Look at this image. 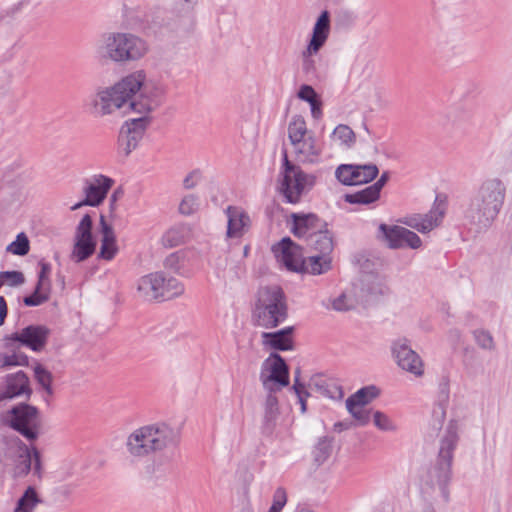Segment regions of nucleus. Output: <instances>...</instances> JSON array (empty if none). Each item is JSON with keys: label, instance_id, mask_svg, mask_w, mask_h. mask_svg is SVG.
<instances>
[{"label": "nucleus", "instance_id": "nucleus-1", "mask_svg": "<svg viewBox=\"0 0 512 512\" xmlns=\"http://www.w3.org/2000/svg\"><path fill=\"white\" fill-rule=\"evenodd\" d=\"M163 95L162 87L147 83L145 72L138 70L113 86L100 88L91 98V114L103 117L118 109L149 114L162 104Z\"/></svg>", "mask_w": 512, "mask_h": 512}, {"label": "nucleus", "instance_id": "nucleus-2", "mask_svg": "<svg viewBox=\"0 0 512 512\" xmlns=\"http://www.w3.org/2000/svg\"><path fill=\"white\" fill-rule=\"evenodd\" d=\"M459 440L457 423L451 421L440 440L436 462L422 475V490L432 498L449 500V483L452 477V461Z\"/></svg>", "mask_w": 512, "mask_h": 512}, {"label": "nucleus", "instance_id": "nucleus-3", "mask_svg": "<svg viewBox=\"0 0 512 512\" xmlns=\"http://www.w3.org/2000/svg\"><path fill=\"white\" fill-rule=\"evenodd\" d=\"M180 432L165 422L148 424L135 429L126 441L129 455L136 459L150 457L164 450L175 449Z\"/></svg>", "mask_w": 512, "mask_h": 512}, {"label": "nucleus", "instance_id": "nucleus-4", "mask_svg": "<svg viewBox=\"0 0 512 512\" xmlns=\"http://www.w3.org/2000/svg\"><path fill=\"white\" fill-rule=\"evenodd\" d=\"M505 192L504 184L498 179L484 182L465 210V219L478 230L489 228L502 208Z\"/></svg>", "mask_w": 512, "mask_h": 512}, {"label": "nucleus", "instance_id": "nucleus-5", "mask_svg": "<svg viewBox=\"0 0 512 512\" xmlns=\"http://www.w3.org/2000/svg\"><path fill=\"white\" fill-rule=\"evenodd\" d=\"M287 318L288 305L283 290L279 286L260 288L252 310V324L269 330L278 327Z\"/></svg>", "mask_w": 512, "mask_h": 512}, {"label": "nucleus", "instance_id": "nucleus-6", "mask_svg": "<svg viewBox=\"0 0 512 512\" xmlns=\"http://www.w3.org/2000/svg\"><path fill=\"white\" fill-rule=\"evenodd\" d=\"M148 50L146 42L132 33H106L96 47L99 58L115 63L136 61Z\"/></svg>", "mask_w": 512, "mask_h": 512}, {"label": "nucleus", "instance_id": "nucleus-7", "mask_svg": "<svg viewBox=\"0 0 512 512\" xmlns=\"http://www.w3.org/2000/svg\"><path fill=\"white\" fill-rule=\"evenodd\" d=\"M3 423L30 442L38 439L42 429L39 409L27 403L16 404L7 410Z\"/></svg>", "mask_w": 512, "mask_h": 512}, {"label": "nucleus", "instance_id": "nucleus-8", "mask_svg": "<svg viewBox=\"0 0 512 512\" xmlns=\"http://www.w3.org/2000/svg\"><path fill=\"white\" fill-rule=\"evenodd\" d=\"M330 27V13L328 10H323L316 19L306 48L301 52L302 72L309 79L318 78L315 56L328 40Z\"/></svg>", "mask_w": 512, "mask_h": 512}, {"label": "nucleus", "instance_id": "nucleus-9", "mask_svg": "<svg viewBox=\"0 0 512 512\" xmlns=\"http://www.w3.org/2000/svg\"><path fill=\"white\" fill-rule=\"evenodd\" d=\"M315 183V177L304 173L294 162H283L280 173V192L288 203H298L306 188Z\"/></svg>", "mask_w": 512, "mask_h": 512}, {"label": "nucleus", "instance_id": "nucleus-10", "mask_svg": "<svg viewBox=\"0 0 512 512\" xmlns=\"http://www.w3.org/2000/svg\"><path fill=\"white\" fill-rule=\"evenodd\" d=\"M260 381L266 391H280L289 384V369L281 355L271 353L263 361Z\"/></svg>", "mask_w": 512, "mask_h": 512}, {"label": "nucleus", "instance_id": "nucleus-11", "mask_svg": "<svg viewBox=\"0 0 512 512\" xmlns=\"http://www.w3.org/2000/svg\"><path fill=\"white\" fill-rule=\"evenodd\" d=\"M49 334V329L43 325H29L20 332L6 336L5 347L13 349V346L18 343L34 352H40L46 346Z\"/></svg>", "mask_w": 512, "mask_h": 512}, {"label": "nucleus", "instance_id": "nucleus-12", "mask_svg": "<svg viewBox=\"0 0 512 512\" xmlns=\"http://www.w3.org/2000/svg\"><path fill=\"white\" fill-rule=\"evenodd\" d=\"M151 118L147 114H141L140 117L127 120L121 127L118 144L119 152L123 156H128L134 150L140 140L143 138L146 128Z\"/></svg>", "mask_w": 512, "mask_h": 512}, {"label": "nucleus", "instance_id": "nucleus-13", "mask_svg": "<svg viewBox=\"0 0 512 512\" xmlns=\"http://www.w3.org/2000/svg\"><path fill=\"white\" fill-rule=\"evenodd\" d=\"M378 174L373 164H341L335 171L338 181L346 186L361 185L370 182Z\"/></svg>", "mask_w": 512, "mask_h": 512}, {"label": "nucleus", "instance_id": "nucleus-14", "mask_svg": "<svg viewBox=\"0 0 512 512\" xmlns=\"http://www.w3.org/2000/svg\"><path fill=\"white\" fill-rule=\"evenodd\" d=\"M379 233L389 248L398 249L405 246L417 249L421 246L420 237L413 231L402 226H388L384 223L379 225Z\"/></svg>", "mask_w": 512, "mask_h": 512}, {"label": "nucleus", "instance_id": "nucleus-15", "mask_svg": "<svg viewBox=\"0 0 512 512\" xmlns=\"http://www.w3.org/2000/svg\"><path fill=\"white\" fill-rule=\"evenodd\" d=\"M392 354L401 369L417 377L423 375V362L420 356L410 348L407 339H399L393 342Z\"/></svg>", "mask_w": 512, "mask_h": 512}, {"label": "nucleus", "instance_id": "nucleus-16", "mask_svg": "<svg viewBox=\"0 0 512 512\" xmlns=\"http://www.w3.org/2000/svg\"><path fill=\"white\" fill-rule=\"evenodd\" d=\"M32 389L27 374L21 370L7 374L0 385V402L14 398H30Z\"/></svg>", "mask_w": 512, "mask_h": 512}, {"label": "nucleus", "instance_id": "nucleus-17", "mask_svg": "<svg viewBox=\"0 0 512 512\" xmlns=\"http://www.w3.org/2000/svg\"><path fill=\"white\" fill-rule=\"evenodd\" d=\"M277 261L283 264L289 271L299 272L303 260L302 249L289 237L283 238L272 247Z\"/></svg>", "mask_w": 512, "mask_h": 512}, {"label": "nucleus", "instance_id": "nucleus-18", "mask_svg": "<svg viewBox=\"0 0 512 512\" xmlns=\"http://www.w3.org/2000/svg\"><path fill=\"white\" fill-rule=\"evenodd\" d=\"M446 199L437 195L432 209L424 215H418L406 222L407 225L421 233H427L437 227L446 212Z\"/></svg>", "mask_w": 512, "mask_h": 512}, {"label": "nucleus", "instance_id": "nucleus-19", "mask_svg": "<svg viewBox=\"0 0 512 512\" xmlns=\"http://www.w3.org/2000/svg\"><path fill=\"white\" fill-rule=\"evenodd\" d=\"M446 199L437 195L432 209L424 215H418L406 222L407 225L421 233H427L437 227L446 212Z\"/></svg>", "mask_w": 512, "mask_h": 512}, {"label": "nucleus", "instance_id": "nucleus-20", "mask_svg": "<svg viewBox=\"0 0 512 512\" xmlns=\"http://www.w3.org/2000/svg\"><path fill=\"white\" fill-rule=\"evenodd\" d=\"M227 217L226 237L230 239L242 238L251 227L249 214L240 206L229 205L225 209Z\"/></svg>", "mask_w": 512, "mask_h": 512}, {"label": "nucleus", "instance_id": "nucleus-21", "mask_svg": "<svg viewBox=\"0 0 512 512\" xmlns=\"http://www.w3.org/2000/svg\"><path fill=\"white\" fill-rule=\"evenodd\" d=\"M113 180L103 175H98L85 188V199L73 205L71 210H77L84 205L98 206L105 199L107 192L111 188Z\"/></svg>", "mask_w": 512, "mask_h": 512}, {"label": "nucleus", "instance_id": "nucleus-22", "mask_svg": "<svg viewBox=\"0 0 512 512\" xmlns=\"http://www.w3.org/2000/svg\"><path fill=\"white\" fill-rule=\"evenodd\" d=\"M293 225L291 232L298 238L311 239L321 228L325 226L323 221L313 213H293L291 215Z\"/></svg>", "mask_w": 512, "mask_h": 512}, {"label": "nucleus", "instance_id": "nucleus-23", "mask_svg": "<svg viewBox=\"0 0 512 512\" xmlns=\"http://www.w3.org/2000/svg\"><path fill=\"white\" fill-rule=\"evenodd\" d=\"M293 333V326L285 327L275 332H263L261 334V344L264 348L276 351L292 350L294 347Z\"/></svg>", "mask_w": 512, "mask_h": 512}, {"label": "nucleus", "instance_id": "nucleus-24", "mask_svg": "<svg viewBox=\"0 0 512 512\" xmlns=\"http://www.w3.org/2000/svg\"><path fill=\"white\" fill-rule=\"evenodd\" d=\"M164 273L155 272L140 278L137 290L147 300H163Z\"/></svg>", "mask_w": 512, "mask_h": 512}, {"label": "nucleus", "instance_id": "nucleus-25", "mask_svg": "<svg viewBox=\"0 0 512 512\" xmlns=\"http://www.w3.org/2000/svg\"><path fill=\"white\" fill-rule=\"evenodd\" d=\"M276 392L277 391H267L266 398L263 402L262 430L267 434L273 432L280 414L278 398L275 395Z\"/></svg>", "mask_w": 512, "mask_h": 512}, {"label": "nucleus", "instance_id": "nucleus-26", "mask_svg": "<svg viewBox=\"0 0 512 512\" xmlns=\"http://www.w3.org/2000/svg\"><path fill=\"white\" fill-rule=\"evenodd\" d=\"M101 247L99 256L105 260H112L118 251L116 236L110 224L107 223L105 216H100Z\"/></svg>", "mask_w": 512, "mask_h": 512}, {"label": "nucleus", "instance_id": "nucleus-27", "mask_svg": "<svg viewBox=\"0 0 512 512\" xmlns=\"http://www.w3.org/2000/svg\"><path fill=\"white\" fill-rule=\"evenodd\" d=\"M331 269V257L317 254L303 258L299 272L320 275Z\"/></svg>", "mask_w": 512, "mask_h": 512}, {"label": "nucleus", "instance_id": "nucleus-28", "mask_svg": "<svg viewBox=\"0 0 512 512\" xmlns=\"http://www.w3.org/2000/svg\"><path fill=\"white\" fill-rule=\"evenodd\" d=\"M17 453V463L15 465V474L17 476H26L32 467V455L29 447L20 439L14 441Z\"/></svg>", "mask_w": 512, "mask_h": 512}, {"label": "nucleus", "instance_id": "nucleus-29", "mask_svg": "<svg viewBox=\"0 0 512 512\" xmlns=\"http://www.w3.org/2000/svg\"><path fill=\"white\" fill-rule=\"evenodd\" d=\"M309 246L319 254L330 256L333 251L334 243L331 233L321 228L311 239H308Z\"/></svg>", "mask_w": 512, "mask_h": 512}, {"label": "nucleus", "instance_id": "nucleus-30", "mask_svg": "<svg viewBox=\"0 0 512 512\" xmlns=\"http://www.w3.org/2000/svg\"><path fill=\"white\" fill-rule=\"evenodd\" d=\"M290 145L294 153H296L298 156L304 157L303 160H309V157L318 156L320 153L319 145L311 136L292 142Z\"/></svg>", "mask_w": 512, "mask_h": 512}, {"label": "nucleus", "instance_id": "nucleus-31", "mask_svg": "<svg viewBox=\"0 0 512 512\" xmlns=\"http://www.w3.org/2000/svg\"><path fill=\"white\" fill-rule=\"evenodd\" d=\"M380 192L376 186L370 185L365 189L352 194H346L344 199L350 204H370L376 201Z\"/></svg>", "mask_w": 512, "mask_h": 512}, {"label": "nucleus", "instance_id": "nucleus-32", "mask_svg": "<svg viewBox=\"0 0 512 512\" xmlns=\"http://www.w3.org/2000/svg\"><path fill=\"white\" fill-rule=\"evenodd\" d=\"M331 139L345 148H351L356 142V135L348 125L339 124L333 130Z\"/></svg>", "mask_w": 512, "mask_h": 512}, {"label": "nucleus", "instance_id": "nucleus-33", "mask_svg": "<svg viewBox=\"0 0 512 512\" xmlns=\"http://www.w3.org/2000/svg\"><path fill=\"white\" fill-rule=\"evenodd\" d=\"M40 502L36 490L30 486L18 500L14 512H32Z\"/></svg>", "mask_w": 512, "mask_h": 512}, {"label": "nucleus", "instance_id": "nucleus-34", "mask_svg": "<svg viewBox=\"0 0 512 512\" xmlns=\"http://www.w3.org/2000/svg\"><path fill=\"white\" fill-rule=\"evenodd\" d=\"M35 379L44 389L47 397L44 398L46 403H49L50 397L53 395L52 380L53 376L51 372L45 369L41 364H37L34 367Z\"/></svg>", "mask_w": 512, "mask_h": 512}, {"label": "nucleus", "instance_id": "nucleus-35", "mask_svg": "<svg viewBox=\"0 0 512 512\" xmlns=\"http://www.w3.org/2000/svg\"><path fill=\"white\" fill-rule=\"evenodd\" d=\"M96 243L94 240H76L72 257L76 262H82L89 258L95 251Z\"/></svg>", "mask_w": 512, "mask_h": 512}, {"label": "nucleus", "instance_id": "nucleus-36", "mask_svg": "<svg viewBox=\"0 0 512 512\" xmlns=\"http://www.w3.org/2000/svg\"><path fill=\"white\" fill-rule=\"evenodd\" d=\"M8 350L11 354H4L1 356V367L28 365V356L25 353L18 351V343L13 346V349Z\"/></svg>", "mask_w": 512, "mask_h": 512}, {"label": "nucleus", "instance_id": "nucleus-37", "mask_svg": "<svg viewBox=\"0 0 512 512\" xmlns=\"http://www.w3.org/2000/svg\"><path fill=\"white\" fill-rule=\"evenodd\" d=\"M379 393L380 391L376 386L370 385L359 389L356 393L348 397L347 400L349 401V406H352L353 402L366 405L375 399Z\"/></svg>", "mask_w": 512, "mask_h": 512}, {"label": "nucleus", "instance_id": "nucleus-38", "mask_svg": "<svg viewBox=\"0 0 512 512\" xmlns=\"http://www.w3.org/2000/svg\"><path fill=\"white\" fill-rule=\"evenodd\" d=\"M307 132L306 122L302 116L296 115L288 126L290 143L305 138Z\"/></svg>", "mask_w": 512, "mask_h": 512}, {"label": "nucleus", "instance_id": "nucleus-39", "mask_svg": "<svg viewBox=\"0 0 512 512\" xmlns=\"http://www.w3.org/2000/svg\"><path fill=\"white\" fill-rule=\"evenodd\" d=\"M184 293V285L174 277L164 275L163 300L178 297Z\"/></svg>", "mask_w": 512, "mask_h": 512}, {"label": "nucleus", "instance_id": "nucleus-40", "mask_svg": "<svg viewBox=\"0 0 512 512\" xmlns=\"http://www.w3.org/2000/svg\"><path fill=\"white\" fill-rule=\"evenodd\" d=\"M30 242L27 235L24 232L19 233L16 239L11 242L7 247L6 251L13 255L25 256L29 253Z\"/></svg>", "mask_w": 512, "mask_h": 512}, {"label": "nucleus", "instance_id": "nucleus-41", "mask_svg": "<svg viewBox=\"0 0 512 512\" xmlns=\"http://www.w3.org/2000/svg\"><path fill=\"white\" fill-rule=\"evenodd\" d=\"M332 452V443L327 437H322L318 440L313 450L315 462L322 464L325 462Z\"/></svg>", "mask_w": 512, "mask_h": 512}, {"label": "nucleus", "instance_id": "nucleus-42", "mask_svg": "<svg viewBox=\"0 0 512 512\" xmlns=\"http://www.w3.org/2000/svg\"><path fill=\"white\" fill-rule=\"evenodd\" d=\"M473 337L478 345L483 350L493 351L496 348V344L492 334L485 329H476L473 331Z\"/></svg>", "mask_w": 512, "mask_h": 512}, {"label": "nucleus", "instance_id": "nucleus-43", "mask_svg": "<svg viewBox=\"0 0 512 512\" xmlns=\"http://www.w3.org/2000/svg\"><path fill=\"white\" fill-rule=\"evenodd\" d=\"M364 406L365 404H360L358 402H353V405L349 406V401L346 400V408L348 412L357 421V424L361 426L366 425L370 421V413L364 408Z\"/></svg>", "mask_w": 512, "mask_h": 512}, {"label": "nucleus", "instance_id": "nucleus-44", "mask_svg": "<svg viewBox=\"0 0 512 512\" xmlns=\"http://www.w3.org/2000/svg\"><path fill=\"white\" fill-rule=\"evenodd\" d=\"M92 218L85 214L76 227L75 240H94L92 236Z\"/></svg>", "mask_w": 512, "mask_h": 512}, {"label": "nucleus", "instance_id": "nucleus-45", "mask_svg": "<svg viewBox=\"0 0 512 512\" xmlns=\"http://www.w3.org/2000/svg\"><path fill=\"white\" fill-rule=\"evenodd\" d=\"M0 280L2 287L7 285L9 287H18L24 284L25 277L21 271H3L0 272Z\"/></svg>", "mask_w": 512, "mask_h": 512}, {"label": "nucleus", "instance_id": "nucleus-46", "mask_svg": "<svg viewBox=\"0 0 512 512\" xmlns=\"http://www.w3.org/2000/svg\"><path fill=\"white\" fill-rule=\"evenodd\" d=\"M200 207L199 198L193 194L186 195L179 204V212L182 215H192Z\"/></svg>", "mask_w": 512, "mask_h": 512}, {"label": "nucleus", "instance_id": "nucleus-47", "mask_svg": "<svg viewBox=\"0 0 512 512\" xmlns=\"http://www.w3.org/2000/svg\"><path fill=\"white\" fill-rule=\"evenodd\" d=\"M228 264H229L228 258L218 259V261L216 263L217 276L219 278L224 279L225 281L227 279H229L230 281H233L234 279L239 278L238 271H237V269H238L237 265H233L232 267H230L229 273L228 274L226 273L225 270H226V267Z\"/></svg>", "mask_w": 512, "mask_h": 512}, {"label": "nucleus", "instance_id": "nucleus-48", "mask_svg": "<svg viewBox=\"0 0 512 512\" xmlns=\"http://www.w3.org/2000/svg\"><path fill=\"white\" fill-rule=\"evenodd\" d=\"M316 387L320 390L321 394L331 399L340 400L344 396L341 386L334 383L316 384Z\"/></svg>", "mask_w": 512, "mask_h": 512}, {"label": "nucleus", "instance_id": "nucleus-49", "mask_svg": "<svg viewBox=\"0 0 512 512\" xmlns=\"http://www.w3.org/2000/svg\"><path fill=\"white\" fill-rule=\"evenodd\" d=\"M373 422L375 426L382 431H394L396 426L393 421L384 413L376 411L373 414Z\"/></svg>", "mask_w": 512, "mask_h": 512}, {"label": "nucleus", "instance_id": "nucleus-50", "mask_svg": "<svg viewBox=\"0 0 512 512\" xmlns=\"http://www.w3.org/2000/svg\"><path fill=\"white\" fill-rule=\"evenodd\" d=\"M184 264V256L180 252L168 255L164 260V267L172 272H179Z\"/></svg>", "mask_w": 512, "mask_h": 512}, {"label": "nucleus", "instance_id": "nucleus-51", "mask_svg": "<svg viewBox=\"0 0 512 512\" xmlns=\"http://www.w3.org/2000/svg\"><path fill=\"white\" fill-rule=\"evenodd\" d=\"M297 97L305 101L309 104H312V102L318 100L320 95L315 91V89L308 84H302L297 92Z\"/></svg>", "mask_w": 512, "mask_h": 512}, {"label": "nucleus", "instance_id": "nucleus-52", "mask_svg": "<svg viewBox=\"0 0 512 512\" xmlns=\"http://www.w3.org/2000/svg\"><path fill=\"white\" fill-rule=\"evenodd\" d=\"M287 502V495L284 488L279 487L276 489L273 495V503L269 509V512H281Z\"/></svg>", "mask_w": 512, "mask_h": 512}, {"label": "nucleus", "instance_id": "nucleus-53", "mask_svg": "<svg viewBox=\"0 0 512 512\" xmlns=\"http://www.w3.org/2000/svg\"><path fill=\"white\" fill-rule=\"evenodd\" d=\"M332 308L338 312H345L353 308V302L342 293L331 301Z\"/></svg>", "mask_w": 512, "mask_h": 512}, {"label": "nucleus", "instance_id": "nucleus-54", "mask_svg": "<svg viewBox=\"0 0 512 512\" xmlns=\"http://www.w3.org/2000/svg\"><path fill=\"white\" fill-rule=\"evenodd\" d=\"M293 389L298 397V402L301 406V412L305 413L307 410L306 398L309 396V393L305 390L304 384L298 383L297 379L295 381V384L293 385Z\"/></svg>", "mask_w": 512, "mask_h": 512}, {"label": "nucleus", "instance_id": "nucleus-55", "mask_svg": "<svg viewBox=\"0 0 512 512\" xmlns=\"http://www.w3.org/2000/svg\"><path fill=\"white\" fill-rule=\"evenodd\" d=\"M49 296H46V293L45 294H42V293H38V292H34L29 295V296H26L24 297L23 299V303L26 305V306H39L45 302H47L49 300Z\"/></svg>", "mask_w": 512, "mask_h": 512}, {"label": "nucleus", "instance_id": "nucleus-56", "mask_svg": "<svg viewBox=\"0 0 512 512\" xmlns=\"http://www.w3.org/2000/svg\"><path fill=\"white\" fill-rule=\"evenodd\" d=\"M376 155L378 157L385 158H399L401 157L400 153L390 145L380 144L375 147Z\"/></svg>", "mask_w": 512, "mask_h": 512}, {"label": "nucleus", "instance_id": "nucleus-57", "mask_svg": "<svg viewBox=\"0 0 512 512\" xmlns=\"http://www.w3.org/2000/svg\"><path fill=\"white\" fill-rule=\"evenodd\" d=\"M200 178V173L198 171H193L190 174H188L185 179L183 180V185L186 189L193 188L198 180Z\"/></svg>", "mask_w": 512, "mask_h": 512}, {"label": "nucleus", "instance_id": "nucleus-58", "mask_svg": "<svg viewBox=\"0 0 512 512\" xmlns=\"http://www.w3.org/2000/svg\"><path fill=\"white\" fill-rule=\"evenodd\" d=\"M34 292L45 294L50 297L51 282L38 279Z\"/></svg>", "mask_w": 512, "mask_h": 512}, {"label": "nucleus", "instance_id": "nucleus-59", "mask_svg": "<svg viewBox=\"0 0 512 512\" xmlns=\"http://www.w3.org/2000/svg\"><path fill=\"white\" fill-rule=\"evenodd\" d=\"M32 455V463H33V469L36 474L41 473V459H40V452L36 447H32L31 450Z\"/></svg>", "mask_w": 512, "mask_h": 512}, {"label": "nucleus", "instance_id": "nucleus-60", "mask_svg": "<svg viewBox=\"0 0 512 512\" xmlns=\"http://www.w3.org/2000/svg\"><path fill=\"white\" fill-rule=\"evenodd\" d=\"M176 236H177L176 230L167 231L166 234L164 235L165 244H167L171 247L177 246L180 243V239Z\"/></svg>", "mask_w": 512, "mask_h": 512}, {"label": "nucleus", "instance_id": "nucleus-61", "mask_svg": "<svg viewBox=\"0 0 512 512\" xmlns=\"http://www.w3.org/2000/svg\"><path fill=\"white\" fill-rule=\"evenodd\" d=\"M322 100L321 98H319L318 100L312 102V104H309L310 105V109H311V114H312V117L315 118V119H320L323 115L322 113Z\"/></svg>", "mask_w": 512, "mask_h": 512}, {"label": "nucleus", "instance_id": "nucleus-62", "mask_svg": "<svg viewBox=\"0 0 512 512\" xmlns=\"http://www.w3.org/2000/svg\"><path fill=\"white\" fill-rule=\"evenodd\" d=\"M40 272H39V275H38V279L40 280H44V281H50L49 279V274L51 272V266L49 263H46V262H40Z\"/></svg>", "mask_w": 512, "mask_h": 512}, {"label": "nucleus", "instance_id": "nucleus-63", "mask_svg": "<svg viewBox=\"0 0 512 512\" xmlns=\"http://www.w3.org/2000/svg\"><path fill=\"white\" fill-rule=\"evenodd\" d=\"M123 196V190L118 188L114 190L110 197V211L114 212L116 209V202Z\"/></svg>", "mask_w": 512, "mask_h": 512}, {"label": "nucleus", "instance_id": "nucleus-64", "mask_svg": "<svg viewBox=\"0 0 512 512\" xmlns=\"http://www.w3.org/2000/svg\"><path fill=\"white\" fill-rule=\"evenodd\" d=\"M434 415L436 416V423L434 424L435 427L439 428L441 427L443 420L445 418V409L443 406L439 405L437 409L434 410Z\"/></svg>", "mask_w": 512, "mask_h": 512}]
</instances>
